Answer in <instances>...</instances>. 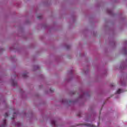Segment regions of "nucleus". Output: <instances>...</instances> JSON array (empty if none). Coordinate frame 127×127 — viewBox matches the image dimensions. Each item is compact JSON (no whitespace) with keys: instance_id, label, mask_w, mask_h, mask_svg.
<instances>
[{"instance_id":"1","label":"nucleus","mask_w":127,"mask_h":127,"mask_svg":"<svg viewBox=\"0 0 127 127\" xmlns=\"http://www.w3.org/2000/svg\"><path fill=\"white\" fill-rule=\"evenodd\" d=\"M6 127V120H3V124L0 126V127Z\"/></svg>"},{"instance_id":"2","label":"nucleus","mask_w":127,"mask_h":127,"mask_svg":"<svg viewBox=\"0 0 127 127\" xmlns=\"http://www.w3.org/2000/svg\"><path fill=\"white\" fill-rule=\"evenodd\" d=\"M51 124L53 126L56 127V122H55V121L54 120L52 121Z\"/></svg>"},{"instance_id":"3","label":"nucleus","mask_w":127,"mask_h":127,"mask_svg":"<svg viewBox=\"0 0 127 127\" xmlns=\"http://www.w3.org/2000/svg\"><path fill=\"white\" fill-rule=\"evenodd\" d=\"M16 82L15 81H14V80H12V86H16Z\"/></svg>"},{"instance_id":"4","label":"nucleus","mask_w":127,"mask_h":127,"mask_svg":"<svg viewBox=\"0 0 127 127\" xmlns=\"http://www.w3.org/2000/svg\"><path fill=\"white\" fill-rule=\"evenodd\" d=\"M121 93H122V89H118L117 91V94H121Z\"/></svg>"},{"instance_id":"5","label":"nucleus","mask_w":127,"mask_h":127,"mask_svg":"<svg viewBox=\"0 0 127 127\" xmlns=\"http://www.w3.org/2000/svg\"><path fill=\"white\" fill-rule=\"evenodd\" d=\"M22 76L24 78H26L27 77V73H23Z\"/></svg>"},{"instance_id":"6","label":"nucleus","mask_w":127,"mask_h":127,"mask_svg":"<svg viewBox=\"0 0 127 127\" xmlns=\"http://www.w3.org/2000/svg\"><path fill=\"white\" fill-rule=\"evenodd\" d=\"M85 126H87V127H94V126L91 124H85Z\"/></svg>"},{"instance_id":"7","label":"nucleus","mask_w":127,"mask_h":127,"mask_svg":"<svg viewBox=\"0 0 127 127\" xmlns=\"http://www.w3.org/2000/svg\"><path fill=\"white\" fill-rule=\"evenodd\" d=\"M4 117L5 118H7V117H8V114L7 113H5Z\"/></svg>"},{"instance_id":"8","label":"nucleus","mask_w":127,"mask_h":127,"mask_svg":"<svg viewBox=\"0 0 127 127\" xmlns=\"http://www.w3.org/2000/svg\"><path fill=\"white\" fill-rule=\"evenodd\" d=\"M38 19H40L41 18H42V16H39L37 17Z\"/></svg>"},{"instance_id":"9","label":"nucleus","mask_w":127,"mask_h":127,"mask_svg":"<svg viewBox=\"0 0 127 127\" xmlns=\"http://www.w3.org/2000/svg\"><path fill=\"white\" fill-rule=\"evenodd\" d=\"M14 118H15L14 117H13L12 118V120H13Z\"/></svg>"},{"instance_id":"10","label":"nucleus","mask_w":127,"mask_h":127,"mask_svg":"<svg viewBox=\"0 0 127 127\" xmlns=\"http://www.w3.org/2000/svg\"><path fill=\"white\" fill-rule=\"evenodd\" d=\"M109 13H111V11H109Z\"/></svg>"},{"instance_id":"11","label":"nucleus","mask_w":127,"mask_h":127,"mask_svg":"<svg viewBox=\"0 0 127 127\" xmlns=\"http://www.w3.org/2000/svg\"><path fill=\"white\" fill-rule=\"evenodd\" d=\"M50 91H51V92H53V91H52V90H51V89H50Z\"/></svg>"},{"instance_id":"12","label":"nucleus","mask_w":127,"mask_h":127,"mask_svg":"<svg viewBox=\"0 0 127 127\" xmlns=\"http://www.w3.org/2000/svg\"><path fill=\"white\" fill-rule=\"evenodd\" d=\"M16 113H14V115H15Z\"/></svg>"}]
</instances>
